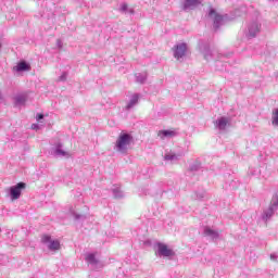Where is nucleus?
<instances>
[{
    "mask_svg": "<svg viewBox=\"0 0 278 278\" xmlns=\"http://www.w3.org/2000/svg\"><path fill=\"white\" fill-rule=\"evenodd\" d=\"M0 233H1V228H0Z\"/></svg>",
    "mask_w": 278,
    "mask_h": 278,
    "instance_id": "nucleus-34",
    "label": "nucleus"
},
{
    "mask_svg": "<svg viewBox=\"0 0 278 278\" xmlns=\"http://www.w3.org/2000/svg\"><path fill=\"white\" fill-rule=\"evenodd\" d=\"M198 5H201V0H185L182 3V10L188 12V10H194Z\"/></svg>",
    "mask_w": 278,
    "mask_h": 278,
    "instance_id": "nucleus-9",
    "label": "nucleus"
},
{
    "mask_svg": "<svg viewBox=\"0 0 278 278\" xmlns=\"http://www.w3.org/2000/svg\"><path fill=\"white\" fill-rule=\"evenodd\" d=\"M179 157H180V156H179L178 154L168 153V154H165L164 160H165L166 162H178Z\"/></svg>",
    "mask_w": 278,
    "mask_h": 278,
    "instance_id": "nucleus-20",
    "label": "nucleus"
},
{
    "mask_svg": "<svg viewBox=\"0 0 278 278\" xmlns=\"http://www.w3.org/2000/svg\"><path fill=\"white\" fill-rule=\"evenodd\" d=\"M67 77H68V73L63 72L62 75L59 77L58 81H66Z\"/></svg>",
    "mask_w": 278,
    "mask_h": 278,
    "instance_id": "nucleus-28",
    "label": "nucleus"
},
{
    "mask_svg": "<svg viewBox=\"0 0 278 278\" xmlns=\"http://www.w3.org/2000/svg\"><path fill=\"white\" fill-rule=\"evenodd\" d=\"M15 71H17V73H21L23 71H29V64H27L25 61L20 62L16 65Z\"/></svg>",
    "mask_w": 278,
    "mask_h": 278,
    "instance_id": "nucleus-19",
    "label": "nucleus"
},
{
    "mask_svg": "<svg viewBox=\"0 0 278 278\" xmlns=\"http://www.w3.org/2000/svg\"><path fill=\"white\" fill-rule=\"evenodd\" d=\"M42 118H45V115H43V114H38V115H37V121H42Z\"/></svg>",
    "mask_w": 278,
    "mask_h": 278,
    "instance_id": "nucleus-31",
    "label": "nucleus"
},
{
    "mask_svg": "<svg viewBox=\"0 0 278 278\" xmlns=\"http://www.w3.org/2000/svg\"><path fill=\"white\" fill-rule=\"evenodd\" d=\"M70 212H71L72 216H74V220H86V218H88L86 216V214H79V213L75 212L74 210H71Z\"/></svg>",
    "mask_w": 278,
    "mask_h": 278,
    "instance_id": "nucleus-21",
    "label": "nucleus"
},
{
    "mask_svg": "<svg viewBox=\"0 0 278 278\" xmlns=\"http://www.w3.org/2000/svg\"><path fill=\"white\" fill-rule=\"evenodd\" d=\"M85 260L86 262H88V264H91L92 266L99 264V261H97V256H94V253L87 254Z\"/></svg>",
    "mask_w": 278,
    "mask_h": 278,
    "instance_id": "nucleus-17",
    "label": "nucleus"
},
{
    "mask_svg": "<svg viewBox=\"0 0 278 278\" xmlns=\"http://www.w3.org/2000/svg\"><path fill=\"white\" fill-rule=\"evenodd\" d=\"M156 247H157V255L160 257H173V255H175V252L168 249V245L162 242H157Z\"/></svg>",
    "mask_w": 278,
    "mask_h": 278,
    "instance_id": "nucleus-8",
    "label": "nucleus"
},
{
    "mask_svg": "<svg viewBox=\"0 0 278 278\" xmlns=\"http://www.w3.org/2000/svg\"><path fill=\"white\" fill-rule=\"evenodd\" d=\"M174 58L176 60H181V58L186 56V52L188 51V45L186 42L177 43L173 48Z\"/></svg>",
    "mask_w": 278,
    "mask_h": 278,
    "instance_id": "nucleus-5",
    "label": "nucleus"
},
{
    "mask_svg": "<svg viewBox=\"0 0 278 278\" xmlns=\"http://www.w3.org/2000/svg\"><path fill=\"white\" fill-rule=\"evenodd\" d=\"M112 192H113V197H114L115 199H123V197H124L123 191L121 190L119 187H115V188L112 190Z\"/></svg>",
    "mask_w": 278,
    "mask_h": 278,
    "instance_id": "nucleus-22",
    "label": "nucleus"
},
{
    "mask_svg": "<svg viewBox=\"0 0 278 278\" xmlns=\"http://www.w3.org/2000/svg\"><path fill=\"white\" fill-rule=\"evenodd\" d=\"M157 136L161 138V140H164L165 138H175L177 132H175V130H160Z\"/></svg>",
    "mask_w": 278,
    "mask_h": 278,
    "instance_id": "nucleus-13",
    "label": "nucleus"
},
{
    "mask_svg": "<svg viewBox=\"0 0 278 278\" xmlns=\"http://www.w3.org/2000/svg\"><path fill=\"white\" fill-rule=\"evenodd\" d=\"M208 17L213 18V27L215 31L220 29V26L223 25V21H225L223 15L216 13V10L211 8L208 11Z\"/></svg>",
    "mask_w": 278,
    "mask_h": 278,
    "instance_id": "nucleus-3",
    "label": "nucleus"
},
{
    "mask_svg": "<svg viewBox=\"0 0 278 278\" xmlns=\"http://www.w3.org/2000/svg\"><path fill=\"white\" fill-rule=\"evenodd\" d=\"M140 99V96L138 93H135L131 96L129 102L126 105V110H131L135 105H138V101Z\"/></svg>",
    "mask_w": 278,
    "mask_h": 278,
    "instance_id": "nucleus-14",
    "label": "nucleus"
},
{
    "mask_svg": "<svg viewBox=\"0 0 278 278\" xmlns=\"http://www.w3.org/2000/svg\"><path fill=\"white\" fill-rule=\"evenodd\" d=\"M31 129H39L38 124H33V125H31Z\"/></svg>",
    "mask_w": 278,
    "mask_h": 278,
    "instance_id": "nucleus-32",
    "label": "nucleus"
},
{
    "mask_svg": "<svg viewBox=\"0 0 278 278\" xmlns=\"http://www.w3.org/2000/svg\"><path fill=\"white\" fill-rule=\"evenodd\" d=\"M269 207H273L276 211L278 210V192L274 194Z\"/></svg>",
    "mask_w": 278,
    "mask_h": 278,
    "instance_id": "nucleus-24",
    "label": "nucleus"
},
{
    "mask_svg": "<svg viewBox=\"0 0 278 278\" xmlns=\"http://www.w3.org/2000/svg\"><path fill=\"white\" fill-rule=\"evenodd\" d=\"M203 197H205L204 192H194V194H193V199H195V201H201V199H203Z\"/></svg>",
    "mask_w": 278,
    "mask_h": 278,
    "instance_id": "nucleus-27",
    "label": "nucleus"
},
{
    "mask_svg": "<svg viewBox=\"0 0 278 278\" xmlns=\"http://www.w3.org/2000/svg\"><path fill=\"white\" fill-rule=\"evenodd\" d=\"M27 103V94L26 93H18L14 97V105L15 108H23Z\"/></svg>",
    "mask_w": 278,
    "mask_h": 278,
    "instance_id": "nucleus-10",
    "label": "nucleus"
},
{
    "mask_svg": "<svg viewBox=\"0 0 278 278\" xmlns=\"http://www.w3.org/2000/svg\"><path fill=\"white\" fill-rule=\"evenodd\" d=\"M204 236H206L207 238H212V240H218L220 238V235L218 233V231L210 227L204 228Z\"/></svg>",
    "mask_w": 278,
    "mask_h": 278,
    "instance_id": "nucleus-12",
    "label": "nucleus"
},
{
    "mask_svg": "<svg viewBox=\"0 0 278 278\" xmlns=\"http://www.w3.org/2000/svg\"><path fill=\"white\" fill-rule=\"evenodd\" d=\"M131 142H134V136L127 132H121L116 140L115 149L118 153L127 155V150L131 146Z\"/></svg>",
    "mask_w": 278,
    "mask_h": 278,
    "instance_id": "nucleus-1",
    "label": "nucleus"
},
{
    "mask_svg": "<svg viewBox=\"0 0 278 278\" xmlns=\"http://www.w3.org/2000/svg\"><path fill=\"white\" fill-rule=\"evenodd\" d=\"M271 125L278 127V109L275 110L271 116Z\"/></svg>",
    "mask_w": 278,
    "mask_h": 278,
    "instance_id": "nucleus-25",
    "label": "nucleus"
},
{
    "mask_svg": "<svg viewBox=\"0 0 278 278\" xmlns=\"http://www.w3.org/2000/svg\"><path fill=\"white\" fill-rule=\"evenodd\" d=\"M62 147V143H58L53 149V155H55V157H68V152L64 151Z\"/></svg>",
    "mask_w": 278,
    "mask_h": 278,
    "instance_id": "nucleus-11",
    "label": "nucleus"
},
{
    "mask_svg": "<svg viewBox=\"0 0 278 278\" xmlns=\"http://www.w3.org/2000/svg\"><path fill=\"white\" fill-rule=\"evenodd\" d=\"M26 186L27 185L25 182H18L17 185L12 186L10 188V197L12 201H16V199H21V193L23 192V190H25Z\"/></svg>",
    "mask_w": 278,
    "mask_h": 278,
    "instance_id": "nucleus-4",
    "label": "nucleus"
},
{
    "mask_svg": "<svg viewBox=\"0 0 278 278\" xmlns=\"http://www.w3.org/2000/svg\"><path fill=\"white\" fill-rule=\"evenodd\" d=\"M199 170H201V162L195 161L189 165V173H199Z\"/></svg>",
    "mask_w": 278,
    "mask_h": 278,
    "instance_id": "nucleus-18",
    "label": "nucleus"
},
{
    "mask_svg": "<svg viewBox=\"0 0 278 278\" xmlns=\"http://www.w3.org/2000/svg\"><path fill=\"white\" fill-rule=\"evenodd\" d=\"M62 41L60 40V39H58L56 40V47L59 48V49H62Z\"/></svg>",
    "mask_w": 278,
    "mask_h": 278,
    "instance_id": "nucleus-29",
    "label": "nucleus"
},
{
    "mask_svg": "<svg viewBox=\"0 0 278 278\" xmlns=\"http://www.w3.org/2000/svg\"><path fill=\"white\" fill-rule=\"evenodd\" d=\"M270 260H273L274 262H277V254H270Z\"/></svg>",
    "mask_w": 278,
    "mask_h": 278,
    "instance_id": "nucleus-30",
    "label": "nucleus"
},
{
    "mask_svg": "<svg viewBox=\"0 0 278 278\" xmlns=\"http://www.w3.org/2000/svg\"><path fill=\"white\" fill-rule=\"evenodd\" d=\"M3 47V45L1 43V41H0V51H1V48Z\"/></svg>",
    "mask_w": 278,
    "mask_h": 278,
    "instance_id": "nucleus-33",
    "label": "nucleus"
},
{
    "mask_svg": "<svg viewBox=\"0 0 278 278\" xmlns=\"http://www.w3.org/2000/svg\"><path fill=\"white\" fill-rule=\"evenodd\" d=\"M137 84H144L147 81V74L138 73L136 74Z\"/></svg>",
    "mask_w": 278,
    "mask_h": 278,
    "instance_id": "nucleus-23",
    "label": "nucleus"
},
{
    "mask_svg": "<svg viewBox=\"0 0 278 278\" xmlns=\"http://www.w3.org/2000/svg\"><path fill=\"white\" fill-rule=\"evenodd\" d=\"M203 55H204V60H210V58H212V50H210V48H205L203 50Z\"/></svg>",
    "mask_w": 278,
    "mask_h": 278,
    "instance_id": "nucleus-26",
    "label": "nucleus"
},
{
    "mask_svg": "<svg viewBox=\"0 0 278 278\" xmlns=\"http://www.w3.org/2000/svg\"><path fill=\"white\" fill-rule=\"evenodd\" d=\"M42 244H48V249L50 251H60V241L58 240H51V236L43 235L41 237Z\"/></svg>",
    "mask_w": 278,
    "mask_h": 278,
    "instance_id": "nucleus-6",
    "label": "nucleus"
},
{
    "mask_svg": "<svg viewBox=\"0 0 278 278\" xmlns=\"http://www.w3.org/2000/svg\"><path fill=\"white\" fill-rule=\"evenodd\" d=\"M119 12H122V14H135L134 9H129V5L125 2L121 4Z\"/></svg>",
    "mask_w": 278,
    "mask_h": 278,
    "instance_id": "nucleus-16",
    "label": "nucleus"
},
{
    "mask_svg": "<svg viewBox=\"0 0 278 278\" xmlns=\"http://www.w3.org/2000/svg\"><path fill=\"white\" fill-rule=\"evenodd\" d=\"M229 125H231V118L227 116L218 117L214 122L215 129H218L219 131H225V129H227Z\"/></svg>",
    "mask_w": 278,
    "mask_h": 278,
    "instance_id": "nucleus-7",
    "label": "nucleus"
},
{
    "mask_svg": "<svg viewBox=\"0 0 278 278\" xmlns=\"http://www.w3.org/2000/svg\"><path fill=\"white\" fill-rule=\"evenodd\" d=\"M275 212H277L273 206H269L267 210H265L262 214V218L264 220H269V218H273Z\"/></svg>",
    "mask_w": 278,
    "mask_h": 278,
    "instance_id": "nucleus-15",
    "label": "nucleus"
},
{
    "mask_svg": "<svg viewBox=\"0 0 278 278\" xmlns=\"http://www.w3.org/2000/svg\"><path fill=\"white\" fill-rule=\"evenodd\" d=\"M262 30V24L257 20L252 21L248 25V33L245 34L247 38H255L257 34Z\"/></svg>",
    "mask_w": 278,
    "mask_h": 278,
    "instance_id": "nucleus-2",
    "label": "nucleus"
}]
</instances>
